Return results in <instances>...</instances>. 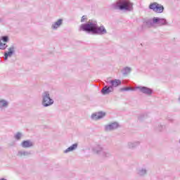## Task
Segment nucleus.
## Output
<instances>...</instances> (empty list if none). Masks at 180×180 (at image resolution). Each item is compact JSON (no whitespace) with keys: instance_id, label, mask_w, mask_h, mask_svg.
<instances>
[{"instance_id":"1","label":"nucleus","mask_w":180,"mask_h":180,"mask_svg":"<svg viewBox=\"0 0 180 180\" xmlns=\"http://www.w3.org/2000/svg\"><path fill=\"white\" fill-rule=\"evenodd\" d=\"M79 31L86 32V33H91V34H98L100 36L108 33L105 26H98V22L94 20H89L87 22L82 24L79 27Z\"/></svg>"},{"instance_id":"2","label":"nucleus","mask_w":180,"mask_h":180,"mask_svg":"<svg viewBox=\"0 0 180 180\" xmlns=\"http://www.w3.org/2000/svg\"><path fill=\"white\" fill-rule=\"evenodd\" d=\"M111 8L115 11H126V12H131L134 9L133 3L130 0H119L116 4H112Z\"/></svg>"},{"instance_id":"3","label":"nucleus","mask_w":180,"mask_h":180,"mask_svg":"<svg viewBox=\"0 0 180 180\" xmlns=\"http://www.w3.org/2000/svg\"><path fill=\"white\" fill-rule=\"evenodd\" d=\"M41 98V105L44 108H49V106L54 104V100L50 98V93L49 91L42 93Z\"/></svg>"},{"instance_id":"4","label":"nucleus","mask_w":180,"mask_h":180,"mask_svg":"<svg viewBox=\"0 0 180 180\" xmlns=\"http://www.w3.org/2000/svg\"><path fill=\"white\" fill-rule=\"evenodd\" d=\"M149 9L153 11L156 13H162L164 12V6L159 4L157 2L151 3L149 5Z\"/></svg>"},{"instance_id":"5","label":"nucleus","mask_w":180,"mask_h":180,"mask_svg":"<svg viewBox=\"0 0 180 180\" xmlns=\"http://www.w3.org/2000/svg\"><path fill=\"white\" fill-rule=\"evenodd\" d=\"M136 89H139L141 94H144V95H148V96H151L153 95V90L147 86H137Z\"/></svg>"},{"instance_id":"6","label":"nucleus","mask_w":180,"mask_h":180,"mask_svg":"<svg viewBox=\"0 0 180 180\" xmlns=\"http://www.w3.org/2000/svg\"><path fill=\"white\" fill-rule=\"evenodd\" d=\"M153 23H155V25H159V26H167V25H168V22H167V19L160 18L158 17H154L153 18Z\"/></svg>"},{"instance_id":"7","label":"nucleus","mask_w":180,"mask_h":180,"mask_svg":"<svg viewBox=\"0 0 180 180\" xmlns=\"http://www.w3.org/2000/svg\"><path fill=\"white\" fill-rule=\"evenodd\" d=\"M119 127V123L112 122L110 123L105 126V131H113V130H116Z\"/></svg>"},{"instance_id":"8","label":"nucleus","mask_w":180,"mask_h":180,"mask_svg":"<svg viewBox=\"0 0 180 180\" xmlns=\"http://www.w3.org/2000/svg\"><path fill=\"white\" fill-rule=\"evenodd\" d=\"M105 116H106V112L100 111L98 112L93 113L91 115V119L92 120H99L101 119H103V117H105Z\"/></svg>"},{"instance_id":"9","label":"nucleus","mask_w":180,"mask_h":180,"mask_svg":"<svg viewBox=\"0 0 180 180\" xmlns=\"http://www.w3.org/2000/svg\"><path fill=\"white\" fill-rule=\"evenodd\" d=\"M154 25H155V23L154 22V18H153V20L151 19H145L143 20V25H142V27H144V26L146 27H153V26H154Z\"/></svg>"},{"instance_id":"10","label":"nucleus","mask_w":180,"mask_h":180,"mask_svg":"<svg viewBox=\"0 0 180 180\" xmlns=\"http://www.w3.org/2000/svg\"><path fill=\"white\" fill-rule=\"evenodd\" d=\"M147 172L148 170L146 167H138L136 169V175H138V176H146Z\"/></svg>"},{"instance_id":"11","label":"nucleus","mask_w":180,"mask_h":180,"mask_svg":"<svg viewBox=\"0 0 180 180\" xmlns=\"http://www.w3.org/2000/svg\"><path fill=\"white\" fill-rule=\"evenodd\" d=\"M114 90L115 89H113L111 86H105L101 89V94L103 95H109V94H110V92H113Z\"/></svg>"},{"instance_id":"12","label":"nucleus","mask_w":180,"mask_h":180,"mask_svg":"<svg viewBox=\"0 0 180 180\" xmlns=\"http://www.w3.org/2000/svg\"><path fill=\"white\" fill-rule=\"evenodd\" d=\"M93 152L95 154H98V155H101L102 154V152L103 151L104 148L101 145H96L93 148Z\"/></svg>"},{"instance_id":"13","label":"nucleus","mask_w":180,"mask_h":180,"mask_svg":"<svg viewBox=\"0 0 180 180\" xmlns=\"http://www.w3.org/2000/svg\"><path fill=\"white\" fill-rule=\"evenodd\" d=\"M110 84V86L111 88H117V86H119V85H122V81L120 79H112L109 82Z\"/></svg>"},{"instance_id":"14","label":"nucleus","mask_w":180,"mask_h":180,"mask_svg":"<svg viewBox=\"0 0 180 180\" xmlns=\"http://www.w3.org/2000/svg\"><path fill=\"white\" fill-rule=\"evenodd\" d=\"M20 146L22 148H30V147H33V142L30 140L23 141Z\"/></svg>"},{"instance_id":"15","label":"nucleus","mask_w":180,"mask_h":180,"mask_svg":"<svg viewBox=\"0 0 180 180\" xmlns=\"http://www.w3.org/2000/svg\"><path fill=\"white\" fill-rule=\"evenodd\" d=\"M61 25H63V19H58L57 22H55L52 24L51 29L53 30H57V29H58Z\"/></svg>"},{"instance_id":"16","label":"nucleus","mask_w":180,"mask_h":180,"mask_svg":"<svg viewBox=\"0 0 180 180\" xmlns=\"http://www.w3.org/2000/svg\"><path fill=\"white\" fill-rule=\"evenodd\" d=\"M100 155L103 158H109V157H112V153L108 149H103Z\"/></svg>"},{"instance_id":"17","label":"nucleus","mask_w":180,"mask_h":180,"mask_svg":"<svg viewBox=\"0 0 180 180\" xmlns=\"http://www.w3.org/2000/svg\"><path fill=\"white\" fill-rule=\"evenodd\" d=\"M130 72H131V68H130V67H125L122 70V74L124 77L129 75V74H130Z\"/></svg>"},{"instance_id":"18","label":"nucleus","mask_w":180,"mask_h":180,"mask_svg":"<svg viewBox=\"0 0 180 180\" xmlns=\"http://www.w3.org/2000/svg\"><path fill=\"white\" fill-rule=\"evenodd\" d=\"M32 153L29 151H22L19 150L17 153L18 157H27V155H30Z\"/></svg>"},{"instance_id":"19","label":"nucleus","mask_w":180,"mask_h":180,"mask_svg":"<svg viewBox=\"0 0 180 180\" xmlns=\"http://www.w3.org/2000/svg\"><path fill=\"white\" fill-rule=\"evenodd\" d=\"M13 53H15V46H11L10 48H8V51L4 52V54L8 57H12Z\"/></svg>"},{"instance_id":"20","label":"nucleus","mask_w":180,"mask_h":180,"mask_svg":"<svg viewBox=\"0 0 180 180\" xmlns=\"http://www.w3.org/2000/svg\"><path fill=\"white\" fill-rule=\"evenodd\" d=\"M139 146H140V141H139L128 143L129 148H136V147H139Z\"/></svg>"},{"instance_id":"21","label":"nucleus","mask_w":180,"mask_h":180,"mask_svg":"<svg viewBox=\"0 0 180 180\" xmlns=\"http://www.w3.org/2000/svg\"><path fill=\"white\" fill-rule=\"evenodd\" d=\"M9 103L5 99L0 100V109H4V108H8Z\"/></svg>"},{"instance_id":"22","label":"nucleus","mask_w":180,"mask_h":180,"mask_svg":"<svg viewBox=\"0 0 180 180\" xmlns=\"http://www.w3.org/2000/svg\"><path fill=\"white\" fill-rule=\"evenodd\" d=\"M120 92H126L128 91H134V89L131 87H124V88H121L120 89Z\"/></svg>"},{"instance_id":"23","label":"nucleus","mask_w":180,"mask_h":180,"mask_svg":"<svg viewBox=\"0 0 180 180\" xmlns=\"http://www.w3.org/2000/svg\"><path fill=\"white\" fill-rule=\"evenodd\" d=\"M8 44L2 43V41L0 39V50H6Z\"/></svg>"},{"instance_id":"24","label":"nucleus","mask_w":180,"mask_h":180,"mask_svg":"<svg viewBox=\"0 0 180 180\" xmlns=\"http://www.w3.org/2000/svg\"><path fill=\"white\" fill-rule=\"evenodd\" d=\"M164 129H165V126L160 124L155 128V130L156 131H162Z\"/></svg>"},{"instance_id":"25","label":"nucleus","mask_w":180,"mask_h":180,"mask_svg":"<svg viewBox=\"0 0 180 180\" xmlns=\"http://www.w3.org/2000/svg\"><path fill=\"white\" fill-rule=\"evenodd\" d=\"M14 139L18 141L20 140V139H22V133L17 132V134L14 136Z\"/></svg>"},{"instance_id":"26","label":"nucleus","mask_w":180,"mask_h":180,"mask_svg":"<svg viewBox=\"0 0 180 180\" xmlns=\"http://www.w3.org/2000/svg\"><path fill=\"white\" fill-rule=\"evenodd\" d=\"M1 40H2V41H4V43H8V41H9V37L3 36L1 37Z\"/></svg>"},{"instance_id":"27","label":"nucleus","mask_w":180,"mask_h":180,"mask_svg":"<svg viewBox=\"0 0 180 180\" xmlns=\"http://www.w3.org/2000/svg\"><path fill=\"white\" fill-rule=\"evenodd\" d=\"M70 148L74 151V150H77L78 148V143H74Z\"/></svg>"},{"instance_id":"28","label":"nucleus","mask_w":180,"mask_h":180,"mask_svg":"<svg viewBox=\"0 0 180 180\" xmlns=\"http://www.w3.org/2000/svg\"><path fill=\"white\" fill-rule=\"evenodd\" d=\"M71 151H73V150H72V148H71L70 147H69V148H68L67 149H65V150H64V153H65V154H67V153H70Z\"/></svg>"},{"instance_id":"29","label":"nucleus","mask_w":180,"mask_h":180,"mask_svg":"<svg viewBox=\"0 0 180 180\" xmlns=\"http://www.w3.org/2000/svg\"><path fill=\"white\" fill-rule=\"evenodd\" d=\"M71 151H73V150H72V148H71L70 147H69V148H68L67 149H65V150H64V153H65V154H67V153H70Z\"/></svg>"},{"instance_id":"30","label":"nucleus","mask_w":180,"mask_h":180,"mask_svg":"<svg viewBox=\"0 0 180 180\" xmlns=\"http://www.w3.org/2000/svg\"><path fill=\"white\" fill-rule=\"evenodd\" d=\"M88 18H86V15H83L81 18V22L84 23V22H85V20H87Z\"/></svg>"},{"instance_id":"31","label":"nucleus","mask_w":180,"mask_h":180,"mask_svg":"<svg viewBox=\"0 0 180 180\" xmlns=\"http://www.w3.org/2000/svg\"><path fill=\"white\" fill-rule=\"evenodd\" d=\"M8 56H7V55H5V53H4V60H5V61H6V60H8Z\"/></svg>"},{"instance_id":"32","label":"nucleus","mask_w":180,"mask_h":180,"mask_svg":"<svg viewBox=\"0 0 180 180\" xmlns=\"http://www.w3.org/2000/svg\"><path fill=\"white\" fill-rule=\"evenodd\" d=\"M2 22H4V18H0V23H2Z\"/></svg>"},{"instance_id":"33","label":"nucleus","mask_w":180,"mask_h":180,"mask_svg":"<svg viewBox=\"0 0 180 180\" xmlns=\"http://www.w3.org/2000/svg\"><path fill=\"white\" fill-rule=\"evenodd\" d=\"M0 180H7V179L2 178V179H1Z\"/></svg>"}]
</instances>
